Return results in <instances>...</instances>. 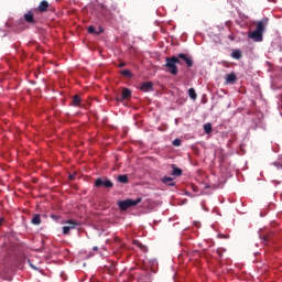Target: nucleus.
Segmentation results:
<instances>
[{"instance_id":"1","label":"nucleus","mask_w":282,"mask_h":282,"mask_svg":"<svg viewBox=\"0 0 282 282\" xmlns=\"http://www.w3.org/2000/svg\"><path fill=\"white\" fill-rule=\"evenodd\" d=\"M165 61V67L169 74H172V76H177V65H182V62L177 58V56L166 57Z\"/></svg>"},{"instance_id":"2","label":"nucleus","mask_w":282,"mask_h":282,"mask_svg":"<svg viewBox=\"0 0 282 282\" xmlns=\"http://www.w3.org/2000/svg\"><path fill=\"white\" fill-rule=\"evenodd\" d=\"M141 202H142V197H139L135 200L131 198H128L126 200H119L118 202L119 210L121 212L129 210V208L133 206H138V204H140Z\"/></svg>"},{"instance_id":"3","label":"nucleus","mask_w":282,"mask_h":282,"mask_svg":"<svg viewBox=\"0 0 282 282\" xmlns=\"http://www.w3.org/2000/svg\"><path fill=\"white\" fill-rule=\"evenodd\" d=\"M64 224H67V226H64L62 228L63 235H69V232H72V230H75V228L77 226H80V224L74 219H67L64 221Z\"/></svg>"},{"instance_id":"4","label":"nucleus","mask_w":282,"mask_h":282,"mask_svg":"<svg viewBox=\"0 0 282 282\" xmlns=\"http://www.w3.org/2000/svg\"><path fill=\"white\" fill-rule=\"evenodd\" d=\"M95 186L96 188H100L101 186H104L105 188H113V182L108 178L99 177L95 181Z\"/></svg>"},{"instance_id":"5","label":"nucleus","mask_w":282,"mask_h":282,"mask_svg":"<svg viewBox=\"0 0 282 282\" xmlns=\"http://www.w3.org/2000/svg\"><path fill=\"white\" fill-rule=\"evenodd\" d=\"M268 23H270L269 18H263L260 21L256 22V32H260V34H263L265 32V28H268Z\"/></svg>"},{"instance_id":"6","label":"nucleus","mask_w":282,"mask_h":282,"mask_svg":"<svg viewBox=\"0 0 282 282\" xmlns=\"http://www.w3.org/2000/svg\"><path fill=\"white\" fill-rule=\"evenodd\" d=\"M176 58L178 61H184V63L186 64L187 67H193L194 65V62H193V57L192 56H188L187 54L185 53H180Z\"/></svg>"},{"instance_id":"7","label":"nucleus","mask_w":282,"mask_h":282,"mask_svg":"<svg viewBox=\"0 0 282 282\" xmlns=\"http://www.w3.org/2000/svg\"><path fill=\"white\" fill-rule=\"evenodd\" d=\"M248 37L256 43H261V41H263V34L256 30L249 32Z\"/></svg>"},{"instance_id":"8","label":"nucleus","mask_w":282,"mask_h":282,"mask_svg":"<svg viewBox=\"0 0 282 282\" xmlns=\"http://www.w3.org/2000/svg\"><path fill=\"white\" fill-rule=\"evenodd\" d=\"M24 21H25V23H29L30 25H36V20L34 19V12L32 10L28 11L24 14Z\"/></svg>"},{"instance_id":"9","label":"nucleus","mask_w":282,"mask_h":282,"mask_svg":"<svg viewBox=\"0 0 282 282\" xmlns=\"http://www.w3.org/2000/svg\"><path fill=\"white\" fill-rule=\"evenodd\" d=\"M34 10H37V12H47L50 10V2L47 0H43L40 2L39 7Z\"/></svg>"},{"instance_id":"10","label":"nucleus","mask_w":282,"mask_h":282,"mask_svg":"<svg viewBox=\"0 0 282 282\" xmlns=\"http://www.w3.org/2000/svg\"><path fill=\"white\" fill-rule=\"evenodd\" d=\"M131 98V89L124 88L121 93V97H117V100L121 102V100H129Z\"/></svg>"},{"instance_id":"11","label":"nucleus","mask_w":282,"mask_h":282,"mask_svg":"<svg viewBox=\"0 0 282 282\" xmlns=\"http://www.w3.org/2000/svg\"><path fill=\"white\" fill-rule=\"evenodd\" d=\"M139 89L141 91H145V93L153 91V83L152 82H145V83L141 84Z\"/></svg>"},{"instance_id":"12","label":"nucleus","mask_w":282,"mask_h":282,"mask_svg":"<svg viewBox=\"0 0 282 282\" xmlns=\"http://www.w3.org/2000/svg\"><path fill=\"white\" fill-rule=\"evenodd\" d=\"M226 83L228 85H235V83H237V75L235 73L227 74Z\"/></svg>"},{"instance_id":"13","label":"nucleus","mask_w":282,"mask_h":282,"mask_svg":"<svg viewBox=\"0 0 282 282\" xmlns=\"http://www.w3.org/2000/svg\"><path fill=\"white\" fill-rule=\"evenodd\" d=\"M173 171H172V175H174L175 177H182V169L175 166V164L171 165Z\"/></svg>"},{"instance_id":"14","label":"nucleus","mask_w":282,"mask_h":282,"mask_svg":"<svg viewBox=\"0 0 282 282\" xmlns=\"http://www.w3.org/2000/svg\"><path fill=\"white\" fill-rule=\"evenodd\" d=\"M31 224H33V226H41V215L34 214Z\"/></svg>"},{"instance_id":"15","label":"nucleus","mask_w":282,"mask_h":282,"mask_svg":"<svg viewBox=\"0 0 282 282\" xmlns=\"http://www.w3.org/2000/svg\"><path fill=\"white\" fill-rule=\"evenodd\" d=\"M162 183L167 184V186H175V182H173V177L171 176H164Z\"/></svg>"},{"instance_id":"16","label":"nucleus","mask_w":282,"mask_h":282,"mask_svg":"<svg viewBox=\"0 0 282 282\" xmlns=\"http://www.w3.org/2000/svg\"><path fill=\"white\" fill-rule=\"evenodd\" d=\"M82 101H83V99L80 98V96L75 95V96L73 97L72 105H73L74 107H78Z\"/></svg>"},{"instance_id":"17","label":"nucleus","mask_w":282,"mask_h":282,"mask_svg":"<svg viewBox=\"0 0 282 282\" xmlns=\"http://www.w3.org/2000/svg\"><path fill=\"white\" fill-rule=\"evenodd\" d=\"M118 182H120V184H129V176L127 174L119 175Z\"/></svg>"},{"instance_id":"18","label":"nucleus","mask_w":282,"mask_h":282,"mask_svg":"<svg viewBox=\"0 0 282 282\" xmlns=\"http://www.w3.org/2000/svg\"><path fill=\"white\" fill-rule=\"evenodd\" d=\"M188 96L192 100H197V93L195 91V88L188 89Z\"/></svg>"},{"instance_id":"19","label":"nucleus","mask_w":282,"mask_h":282,"mask_svg":"<svg viewBox=\"0 0 282 282\" xmlns=\"http://www.w3.org/2000/svg\"><path fill=\"white\" fill-rule=\"evenodd\" d=\"M231 56H232V58H236V61H239V58H241V56H242L241 51L235 50V51L231 53Z\"/></svg>"},{"instance_id":"20","label":"nucleus","mask_w":282,"mask_h":282,"mask_svg":"<svg viewBox=\"0 0 282 282\" xmlns=\"http://www.w3.org/2000/svg\"><path fill=\"white\" fill-rule=\"evenodd\" d=\"M204 131L205 133H213V124L212 123L204 124Z\"/></svg>"},{"instance_id":"21","label":"nucleus","mask_w":282,"mask_h":282,"mask_svg":"<svg viewBox=\"0 0 282 282\" xmlns=\"http://www.w3.org/2000/svg\"><path fill=\"white\" fill-rule=\"evenodd\" d=\"M121 76H126L127 78H131V70H129V69L121 70Z\"/></svg>"},{"instance_id":"22","label":"nucleus","mask_w":282,"mask_h":282,"mask_svg":"<svg viewBox=\"0 0 282 282\" xmlns=\"http://www.w3.org/2000/svg\"><path fill=\"white\" fill-rule=\"evenodd\" d=\"M134 243L138 246V248H140V250H142L143 252H145L147 246H144V245L138 242V241H134Z\"/></svg>"},{"instance_id":"23","label":"nucleus","mask_w":282,"mask_h":282,"mask_svg":"<svg viewBox=\"0 0 282 282\" xmlns=\"http://www.w3.org/2000/svg\"><path fill=\"white\" fill-rule=\"evenodd\" d=\"M88 34H98V32H96V28H94L93 25H90L88 28Z\"/></svg>"},{"instance_id":"24","label":"nucleus","mask_w":282,"mask_h":282,"mask_svg":"<svg viewBox=\"0 0 282 282\" xmlns=\"http://www.w3.org/2000/svg\"><path fill=\"white\" fill-rule=\"evenodd\" d=\"M173 147H182V140L175 139V140L173 141Z\"/></svg>"},{"instance_id":"25","label":"nucleus","mask_w":282,"mask_h":282,"mask_svg":"<svg viewBox=\"0 0 282 282\" xmlns=\"http://www.w3.org/2000/svg\"><path fill=\"white\" fill-rule=\"evenodd\" d=\"M76 173H74V174H69V176H68V178L70 180V181H74V180H76Z\"/></svg>"},{"instance_id":"26","label":"nucleus","mask_w":282,"mask_h":282,"mask_svg":"<svg viewBox=\"0 0 282 282\" xmlns=\"http://www.w3.org/2000/svg\"><path fill=\"white\" fill-rule=\"evenodd\" d=\"M126 63H120L119 65H118V67H120V68H122V67H126Z\"/></svg>"},{"instance_id":"27","label":"nucleus","mask_w":282,"mask_h":282,"mask_svg":"<svg viewBox=\"0 0 282 282\" xmlns=\"http://www.w3.org/2000/svg\"><path fill=\"white\" fill-rule=\"evenodd\" d=\"M4 219L0 217V226L3 224Z\"/></svg>"},{"instance_id":"28","label":"nucleus","mask_w":282,"mask_h":282,"mask_svg":"<svg viewBox=\"0 0 282 282\" xmlns=\"http://www.w3.org/2000/svg\"><path fill=\"white\" fill-rule=\"evenodd\" d=\"M93 250L97 251V250H98V247H94Z\"/></svg>"},{"instance_id":"29","label":"nucleus","mask_w":282,"mask_h":282,"mask_svg":"<svg viewBox=\"0 0 282 282\" xmlns=\"http://www.w3.org/2000/svg\"><path fill=\"white\" fill-rule=\"evenodd\" d=\"M264 241H268V238H264Z\"/></svg>"}]
</instances>
